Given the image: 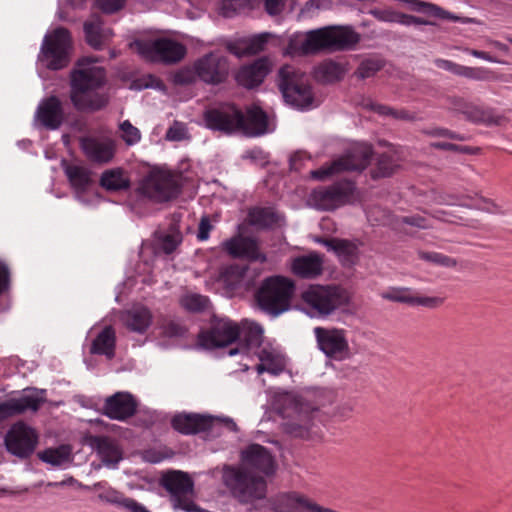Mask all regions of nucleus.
Instances as JSON below:
<instances>
[{
  "mask_svg": "<svg viewBox=\"0 0 512 512\" xmlns=\"http://www.w3.org/2000/svg\"><path fill=\"white\" fill-rule=\"evenodd\" d=\"M275 467L274 458L267 448L251 444L241 452L239 466L223 467V483L233 497L242 503H250L266 496L264 476L273 474Z\"/></svg>",
  "mask_w": 512,
  "mask_h": 512,
  "instance_id": "obj_1",
  "label": "nucleus"
},
{
  "mask_svg": "<svg viewBox=\"0 0 512 512\" xmlns=\"http://www.w3.org/2000/svg\"><path fill=\"white\" fill-rule=\"evenodd\" d=\"M106 83V72L93 59L84 58L70 73V99L79 111L94 112L108 104V96L99 92Z\"/></svg>",
  "mask_w": 512,
  "mask_h": 512,
  "instance_id": "obj_2",
  "label": "nucleus"
},
{
  "mask_svg": "<svg viewBox=\"0 0 512 512\" xmlns=\"http://www.w3.org/2000/svg\"><path fill=\"white\" fill-rule=\"evenodd\" d=\"M360 36L348 26H328L306 33H295L285 49L290 56L316 54L322 50L341 51L352 48Z\"/></svg>",
  "mask_w": 512,
  "mask_h": 512,
  "instance_id": "obj_3",
  "label": "nucleus"
},
{
  "mask_svg": "<svg viewBox=\"0 0 512 512\" xmlns=\"http://www.w3.org/2000/svg\"><path fill=\"white\" fill-rule=\"evenodd\" d=\"M274 407L285 419L286 431L295 437H309L313 426L315 409L294 393L284 392L277 395Z\"/></svg>",
  "mask_w": 512,
  "mask_h": 512,
  "instance_id": "obj_4",
  "label": "nucleus"
},
{
  "mask_svg": "<svg viewBox=\"0 0 512 512\" xmlns=\"http://www.w3.org/2000/svg\"><path fill=\"white\" fill-rule=\"evenodd\" d=\"M303 309L311 317H324L348 303L346 291L336 285H310L301 294Z\"/></svg>",
  "mask_w": 512,
  "mask_h": 512,
  "instance_id": "obj_5",
  "label": "nucleus"
},
{
  "mask_svg": "<svg viewBox=\"0 0 512 512\" xmlns=\"http://www.w3.org/2000/svg\"><path fill=\"white\" fill-rule=\"evenodd\" d=\"M294 283L282 276L269 277L263 281L256 294L259 307L277 316L290 307V301L294 293Z\"/></svg>",
  "mask_w": 512,
  "mask_h": 512,
  "instance_id": "obj_6",
  "label": "nucleus"
},
{
  "mask_svg": "<svg viewBox=\"0 0 512 512\" xmlns=\"http://www.w3.org/2000/svg\"><path fill=\"white\" fill-rule=\"evenodd\" d=\"M131 48L147 61L165 64L179 62L186 54L184 45L166 37L136 40Z\"/></svg>",
  "mask_w": 512,
  "mask_h": 512,
  "instance_id": "obj_7",
  "label": "nucleus"
},
{
  "mask_svg": "<svg viewBox=\"0 0 512 512\" xmlns=\"http://www.w3.org/2000/svg\"><path fill=\"white\" fill-rule=\"evenodd\" d=\"M71 49L70 32L63 27L56 28L45 36L39 61L48 69L60 70L69 64Z\"/></svg>",
  "mask_w": 512,
  "mask_h": 512,
  "instance_id": "obj_8",
  "label": "nucleus"
},
{
  "mask_svg": "<svg viewBox=\"0 0 512 512\" xmlns=\"http://www.w3.org/2000/svg\"><path fill=\"white\" fill-rule=\"evenodd\" d=\"M138 191L155 202L169 201L180 192V176L167 170L154 169L142 180Z\"/></svg>",
  "mask_w": 512,
  "mask_h": 512,
  "instance_id": "obj_9",
  "label": "nucleus"
},
{
  "mask_svg": "<svg viewBox=\"0 0 512 512\" xmlns=\"http://www.w3.org/2000/svg\"><path fill=\"white\" fill-rule=\"evenodd\" d=\"M371 156L372 149L369 145L358 144L330 164L312 170L310 176L313 179L324 181L340 172L363 170L369 164Z\"/></svg>",
  "mask_w": 512,
  "mask_h": 512,
  "instance_id": "obj_10",
  "label": "nucleus"
},
{
  "mask_svg": "<svg viewBox=\"0 0 512 512\" xmlns=\"http://www.w3.org/2000/svg\"><path fill=\"white\" fill-rule=\"evenodd\" d=\"M163 487L169 492L174 509L186 512H200L193 502V481L187 473L172 471L162 479Z\"/></svg>",
  "mask_w": 512,
  "mask_h": 512,
  "instance_id": "obj_11",
  "label": "nucleus"
},
{
  "mask_svg": "<svg viewBox=\"0 0 512 512\" xmlns=\"http://www.w3.org/2000/svg\"><path fill=\"white\" fill-rule=\"evenodd\" d=\"M354 190L350 181H340L329 187L314 189L309 196V204L318 210H333L346 204Z\"/></svg>",
  "mask_w": 512,
  "mask_h": 512,
  "instance_id": "obj_12",
  "label": "nucleus"
},
{
  "mask_svg": "<svg viewBox=\"0 0 512 512\" xmlns=\"http://www.w3.org/2000/svg\"><path fill=\"white\" fill-rule=\"evenodd\" d=\"M223 423L231 431L237 430L236 423L230 418H218L197 413H180L171 420L172 427L181 434L192 435L212 429L216 424Z\"/></svg>",
  "mask_w": 512,
  "mask_h": 512,
  "instance_id": "obj_13",
  "label": "nucleus"
},
{
  "mask_svg": "<svg viewBox=\"0 0 512 512\" xmlns=\"http://www.w3.org/2000/svg\"><path fill=\"white\" fill-rule=\"evenodd\" d=\"M204 121L211 130L231 134L243 127L244 114L234 105L222 104L206 110Z\"/></svg>",
  "mask_w": 512,
  "mask_h": 512,
  "instance_id": "obj_14",
  "label": "nucleus"
},
{
  "mask_svg": "<svg viewBox=\"0 0 512 512\" xmlns=\"http://www.w3.org/2000/svg\"><path fill=\"white\" fill-rule=\"evenodd\" d=\"M318 348L329 358L341 361L349 357L350 348L346 331L339 328L315 327Z\"/></svg>",
  "mask_w": 512,
  "mask_h": 512,
  "instance_id": "obj_15",
  "label": "nucleus"
},
{
  "mask_svg": "<svg viewBox=\"0 0 512 512\" xmlns=\"http://www.w3.org/2000/svg\"><path fill=\"white\" fill-rule=\"evenodd\" d=\"M239 336V325L230 319H214L208 330L198 334V345L213 349L233 343Z\"/></svg>",
  "mask_w": 512,
  "mask_h": 512,
  "instance_id": "obj_16",
  "label": "nucleus"
},
{
  "mask_svg": "<svg viewBox=\"0 0 512 512\" xmlns=\"http://www.w3.org/2000/svg\"><path fill=\"white\" fill-rule=\"evenodd\" d=\"M37 443L38 434L23 422L12 425L5 436L7 450L19 458L29 457L34 452Z\"/></svg>",
  "mask_w": 512,
  "mask_h": 512,
  "instance_id": "obj_17",
  "label": "nucleus"
},
{
  "mask_svg": "<svg viewBox=\"0 0 512 512\" xmlns=\"http://www.w3.org/2000/svg\"><path fill=\"white\" fill-rule=\"evenodd\" d=\"M449 105L452 110L461 113L467 121L474 124L500 125L504 120V117L497 114L495 109L475 105L461 97L450 98Z\"/></svg>",
  "mask_w": 512,
  "mask_h": 512,
  "instance_id": "obj_18",
  "label": "nucleus"
},
{
  "mask_svg": "<svg viewBox=\"0 0 512 512\" xmlns=\"http://www.w3.org/2000/svg\"><path fill=\"white\" fill-rule=\"evenodd\" d=\"M196 71L199 80L216 85L226 79L229 67L226 57L219 53H209L196 61Z\"/></svg>",
  "mask_w": 512,
  "mask_h": 512,
  "instance_id": "obj_19",
  "label": "nucleus"
},
{
  "mask_svg": "<svg viewBox=\"0 0 512 512\" xmlns=\"http://www.w3.org/2000/svg\"><path fill=\"white\" fill-rule=\"evenodd\" d=\"M80 147L86 158L97 164L109 163L115 155V141L108 137H83L80 140Z\"/></svg>",
  "mask_w": 512,
  "mask_h": 512,
  "instance_id": "obj_20",
  "label": "nucleus"
},
{
  "mask_svg": "<svg viewBox=\"0 0 512 512\" xmlns=\"http://www.w3.org/2000/svg\"><path fill=\"white\" fill-rule=\"evenodd\" d=\"M137 406L131 393L116 392L105 399L102 413L112 420L125 421L136 413Z\"/></svg>",
  "mask_w": 512,
  "mask_h": 512,
  "instance_id": "obj_21",
  "label": "nucleus"
},
{
  "mask_svg": "<svg viewBox=\"0 0 512 512\" xmlns=\"http://www.w3.org/2000/svg\"><path fill=\"white\" fill-rule=\"evenodd\" d=\"M222 249L233 258H246L265 262L266 256L259 250L257 241L241 235L227 239L221 243Z\"/></svg>",
  "mask_w": 512,
  "mask_h": 512,
  "instance_id": "obj_22",
  "label": "nucleus"
},
{
  "mask_svg": "<svg viewBox=\"0 0 512 512\" xmlns=\"http://www.w3.org/2000/svg\"><path fill=\"white\" fill-rule=\"evenodd\" d=\"M254 353L259 360V363L255 366L258 374L266 372L278 376L285 371L287 358L279 349L271 345H264Z\"/></svg>",
  "mask_w": 512,
  "mask_h": 512,
  "instance_id": "obj_23",
  "label": "nucleus"
},
{
  "mask_svg": "<svg viewBox=\"0 0 512 512\" xmlns=\"http://www.w3.org/2000/svg\"><path fill=\"white\" fill-rule=\"evenodd\" d=\"M324 259L317 252H310L290 259V271L301 279H315L323 273Z\"/></svg>",
  "mask_w": 512,
  "mask_h": 512,
  "instance_id": "obj_24",
  "label": "nucleus"
},
{
  "mask_svg": "<svg viewBox=\"0 0 512 512\" xmlns=\"http://www.w3.org/2000/svg\"><path fill=\"white\" fill-rule=\"evenodd\" d=\"M35 117L47 129L59 128L65 119L61 100L56 96L43 99L38 105Z\"/></svg>",
  "mask_w": 512,
  "mask_h": 512,
  "instance_id": "obj_25",
  "label": "nucleus"
},
{
  "mask_svg": "<svg viewBox=\"0 0 512 512\" xmlns=\"http://www.w3.org/2000/svg\"><path fill=\"white\" fill-rule=\"evenodd\" d=\"M380 296L388 301L407 304L410 306H424L436 308L443 302L438 297H422L415 295L410 288L407 287H390L381 292Z\"/></svg>",
  "mask_w": 512,
  "mask_h": 512,
  "instance_id": "obj_26",
  "label": "nucleus"
},
{
  "mask_svg": "<svg viewBox=\"0 0 512 512\" xmlns=\"http://www.w3.org/2000/svg\"><path fill=\"white\" fill-rule=\"evenodd\" d=\"M42 403L43 399L38 395H24L20 398L0 401V421L28 410L35 412L41 407Z\"/></svg>",
  "mask_w": 512,
  "mask_h": 512,
  "instance_id": "obj_27",
  "label": "nucleus"
},
{
  "mask_svg": "<svg viewBox=\"0 0 512 512\" xmlns=\"http://www.w3.org/2000/svg\"><path fill=\"white\" fill-rule=\"evenodd\" d=\"M120 319L129 331L143 334L152 324L153 315L146 306L135 305L123 311Z\"/></svg>",
  "mask_w": 512,
  "mask_h": 512,
  "instance_id": "obj_28",
  "label": "nucleus"
},
{
  "mask_svg": "<svg viewBox=\"0 0 512 512\" xmlns=\"http://www.w3.org/2000/svg\"><path fill=\"white\" fill-rule=\"evenodd\" d=\"M89 445L97 452L102 462L109 467H115L122 459V451L118 444L105 436H92Z\"/></svg>",
  "mask_w": 512,
  "mask_h": 512,
  "instance_id": "obj_29",
  "label": "nucleus"
},
{
  "mask_svg": "<svg viewBox=\"0 0 512 512\" xmlns=\"http://www.w3.org/2000/svg\"><path fill=\"white\" fill-rule=\"evenodd\" d=\"M270 64L268 59L260 58L250 65L243 66L237 73V82L246 87L253 88L261 84L268 74Z\"/></svg>",
  "mask_w": 512,
  "mask_h": 512,
  "instance_id": "obj_30",
  "label": "nucleus"
},
{
  "mask_svg": "<svg viewBox=\"0 0 512 512\" xmlns=\"http://www.w3.org/2000/svg\"><path fill=\"white\" fill-rule=\"evenodd\" d=\"M274 38L275 35L272 33L264 32L230 44L228 49L232 54L238 57L255 55L264 51L267 44Z\"/></svg>",
  "mask_w": 512,
  "mask_h": 512,
  "instance_id": "obj_31",
  "label": "nucleus"
},
{
  "mask_svg": "<svg viewBox=\"0 0 512 512\" xmlns=\"http://www.w3.org/2000/svg\"><path fill=\"white\" fill-rule=\"evenodd\" d=\"M308 76L293 65H284L278 71L277 85L283 98L291 97V87H303Z\"/></svg>",
  "mask_w": 512,
  "mask_h": 512,
  "instance_id": "obj_32",
  "label": "nucleus"
},
{
  "mask_svg": "<svg viewBox=\"0 0 512 512\" xmlns=\"http://www.w3.org/2000/svg\"><path fill=\"white\" fill-rule=\"evenodd\" d=\"M328 250L335 252L343 265H353L358 259V246L356 243L344 239H322L318 241Z\"/></svg>",
  "mask_w": 512,
  "mask_h": 512,
  "instance_id": "obj_33",
  "label": "nucleus"
},
{
  "mask_svg": "<svg viewBox=\"0 0 512 512\" xmlns=\"http://www.w3.org/2000/svg\"><path fill=\"white\" fill-rule=\"evenodd\" d=\"M84 32L88 44L95 49H100L113 36L112 29L104 28L99 17H94L85 22Z\"/></svg>",
  "mask_w": 512,
  "mask_h": 512,
  "instance_id": "obj_34",
  "label": "nucleus"
},
{
  "mask_svg": "<svg viewBox=\"0 0 512 512\" xmlns=\"http://www.w3.org/2000/svg\"><path fill=\"white\" fill-rule=\"evenodd\" d=\"M239 325V336L242 342L245 343L247 349L258 350L262 347L263 342V327L254 322L247 319L241 321Z\"/></svg>",
  "mask_w": 512,
  "mask_h": 512,
  "instance_id": "obj_35",
  "label": "nucleus"
},
{
  "mask_svg": "<svg viewBox=\"0 0 512 512\" xmlns=\"http://www.w3.org/2000/svg\"><path fill=\"white\" fill-rule=\"evenodd\" d=\"M239 131L249 135L265 133L267 131V115L257 106L250 107L244 115L243 127L239 128Z\"/></svg>",
  "mask_w": 512,
  "mask_h": 512,
  "instance_id": "obj_36",
  "label": "nucleus"
},
{
  "mask_svg": "<svg viewBox=\"0 0 512 512\" xmlns=\"http://www.w3.org/2000/svg\"><path fill=\"white\" fill-rule=\"evenodd\" d=\"M115 344V330L111 326H106L92 342L90 352L111 359L115 355Z\"/></svg>",
  "mask_w": 512,
  "mask_h": 512,
  "instance_id": "obj_37",
  "label": "nucleus"
},
{
  "mask_svg": "<svg viewBox=\"0 0 512 512\" xmlns=\"http://www.w3.org/2000/svg\"><path fill=\"white\" fill-rule=\"evenodd\" d=\"M64 172L76 192H84L92 184V172L85 166L67 164Z\"/></svg>",
  "mask_w": 512,
  "mask_h": 512,
  "instance_id": "obj_38",
  "label": "nucleus"
},
{
  "mask_svg": "<svg viewBox=\"0 0 512 512\" xmlns=\"http://www.w3.org/2000/svg\"><path fill=\"white\" fill-rule=\"evenodd\" d=\"M100 185L107 191H120L129 188L130 180L123 169L113 168L102 173Z\"/></svg>",
  "mask_w": 512,
  "mask_h": 512,
  "instance_id": "obj_39",
  "label": "nucleus"
},
{
  "mask_svg": "<svg viewBox=\"0 0 512 512\" xmlns=\"http://www.w3.org/2000/svg\"><path fill=\"white\" fill-rule=\"evenodd\" d=\"M285 102L298 109H309L313 107L314 96L309 79L304 81L303 87H291V97L284 98Z\"/></svg>",
  "mask_w": 512,
  "mask_h": 512,
  "instance_id": "obj_40",
  "label": "nucleus"
},
{
  "mask_svg": "<svg viewBox=\"0 0 512 512\" xmlns=\"http://www.w3.org/2000/svg\"><path fill=\"white\" fill-rule=\"evenodd\" d=\"M280 216L272 208L256 207L249 211L248 221L251 225L267 228L277 224Z\"/></svg>",
  "mask_w": 512,
  "mask_h": 512,
  "instance_id": "obj_41",
  "label": "nucleus"
},
{
  "mask_svg": "<svg viewBox=\"0 0 512 512\" xmlns=\"http://www.w3.org/2000/svg\"><path fill=\"white\" fill-rule=\"evenodd\" d=\"M315 78L323 83H332L340 80L344 75L342 66L328 60L320 63L314 71Z\"/></svg>",
  "mask_w": 512,
  "mask_h": 512,
  "instance_id": "obj_42",
  "label": "nucleus"
},
{
  "mask_svg": "<svg viewBox=\"0 0 512 512\" xmlns=\"http://www.w3.org/2000/svg\"><path fill=\"white\" fill-rule=\"evenodd\" d=\"M71 449L69 446L61 445L56 448H48L38 454V457L48 464L60 466L70 459Z\"/></svg>",
  "mask_w": 512,
  "mask_h": 512,
  "instance_id": "obj_43",
  "label": "nucleus"
},
{
  "mask_svg": "<svg viewBox=\"0 0 512 512\" xmlns=\"http://www.w3.org/2000/svg\"><path fill=\"white\" fill-rule=\"evenodd\" d=\"M180 305L190 312H203L210 306L208 297L197 293H187L180 299Z\"/></svg>",
  "mask_w": 512,
  "mask_h": 512,
  "instance_id": "obj_44",
  "label": "nucleus"
},
{
  "mask_svg": "<svg viewBox=\"0 0 512 512\" xmlns=\"http://www.w3.org/2000/svg\"><path fill=\"white\" fill-rule=\"evenodd\" d=\"M161 335L168 338H181L187 333L186 326L179 320L164 319L159 326Z\"/></svg>",
  "mask_w": 512,
  "mask_h": 512,
  "instance_id": "obj_45",
  "label": "nucleus"
},
{
  "mask_svg": "<svg viewBox=\"0 0 512 512\" xmlns=\"http://www.w3.org/2000/svg\"><path fill=\"white\" fill-rule=\"evenodd\" d=\"M371 109L383 116H391L394 119L404 120V121H414L416 120V115L411 113L405 109H394L392 107L371 103Z\"/></svg>",
  "mask_w": 512,
  "mask_h": 512,
  "instance_id": "obj_46",
  "label": "nucleus"
},
{
  "mask_svg": "<svg viewBox=\"0 0 512 512\" xmlns=\"http://www.w3.org/2000/svg\"><path fill=\"white\" fill-rule=\"evenodd\" d=\"M397 168L393 157L389 154H382L377 161V167L372 172L373 178L388 177L392 175Z\"/></svg>",
  "mask_w": 512,
  "mask_h": 512,
  "instance_id": "obj_47",
  "label": "nucleus"
},
{
  "mask_svg": "<svg viewBox=\"0 0 512 512\" xmlns=\"http://www.w3.org/2000/svg\"><path fill=\"white\" fill-rule=\"evenodd\" d=\"M120 137L128 145L132 146L141 140L140 130L133 126L129 120L123 121L119 125Z\"/></svg>",
  "mask_w": 512,
  "mask_h": 512,
  "instance_id": "obj_48",
  "label": "nucleus"
},
{
  "mask_svg": "<svg viewBox=\"0 0 512 512\" xmlns=\"http://www.w3.org/2000/svg\"><path fill=\"white\" fill-rule=\"evenodd\" d=\"M383 67V62L379 59H366L362 61L357 68L358 77L365 79L374 76Z\"/></svg>",
  "mask_w": 512,
  "mask_h": 512,
  "instance_id": "obj_49",
  "label": "nucleus"
},
{
  "mask_svg": "<svg viewBox=\"0 0 512 512\" xmlns=\"http://www.w3.org/2000/svg\"><path fill=\"white\" fill-rule=\"evenodd\" d=\"M490 74L491 71L486 68L468 67L464 65H461L459 72V76L478 81H485L490 79Z\"/></svg>",
  "mask_w": 512,
  "mask_h": 512,
  "instance_id": "obj_50",
  "label": "nucleus"
},
{
  "mask_svg": "<svg viewBox=\"0 0 512 512\" xmlns=\"http://www.w3.org/2000/svg\"><path fill=\"white\" fill-rule=\"evenodd\" d=\"M165 138L169 141H182L189 138L185 123L174 121L168 128Z\"/></svg>",
  "mask_w": 512,
  "mask_h": 512,
  "instance_id": "obj_51",
  "label": "nucleus"
},
{
  "mask_svg": "<svg viewBox=\"0 0 512 512\" xmlns=\"http://www.w3.org/2000/svg\"><path fill=\"white\" fill-rule=\"evenodd\" d=\"M180 243L181 237L179 234H166L159 238L158 248L165 254H170Z\"/></svg>",
  "mask_w": 512,
  "mask_h": 512,
  "instance_id": "obj_52",
  "label": "nucleus"
},
{
  "mask_svg": "<svg viewBox=\"0 0 512 512\" xmlns=\"http://www.w3.org/2000/svg\"><path fill=\"white\" fill-rule=\"evenodd\" d=\"M197 79L199 78L196 71V62L192 67L179 70L174 77L175 82L181 85L194 83Z\"/></svg>",
  "mask_w": 512,
  "mask_h": 512,
  "instance_id": "obj_53",
  "label": "nucleus"
},
{
  "mask_svg": "<svg viewBox=\"0 0 512 512\" xmlns=\"http://www.w3.org/2000/svg\"><path fill=\"white\" fill-rule=\"evenodd\" d=\"M468 208L477 209L492 214L502 213L499 205L483 197H480L474 203H469Z\"/></svg>",
  "mask_w": 512,
  "mask_h": 512,
  "instance_id": "obj_54",
  "label": "nucleus"
},
{
  "mask_svg": "<svg viewBox=\"0 0 512 512\" xmlns=\"http://www.w3.org/2000/svg\"><path fill=\"white\" fill-rule=\"evenodd\" d=\"M126 0H97L98 7L107 14L115 13L121 10Z\"/></svg>",
  "mask_w": 512,
  "mask_h": 512,
  "instance_id": "obj_55",
  "label": "nucleus"
},
{
  "mask_svg": "<svg viewBox=\"0 0 512 512\" xmlns=\"http://www.w3.org/2000/svg\"><path fill=\"white\" fill-rule=\"evenodd\" d=\"M424 133L429 136H432V137H445V138L458 140V141L465 140L464 136L457 134L453 131H450L448 129H445V128H433L430 130H425Z\"/></svg>",
  "mask_w": 512,
  "mask_h": 512,
  "instance_id": "obj_56",
  "label": "nucleus"
},
{
  "mask_svg": "<svg viewBox=\"0 0 512 512\" xmlns=\"http://www.w3.org/2000/svg\"><path fill=\"white\" fill-rule=\"evenodd\" d=\"M469 199L468 196H457L454 194H445L439 197L438 202L443 205H458L462 207L468 208L469 203L466 200Z\"/></svg>",
  "mask_w": 512,
  "mask_h": 512,
  "instance_id": "obj_57",
  "label": "nucleus"
},
{
  "mask_svg": "<svg viewBox=\"0 0 512 512\" xmlns=\"http://www.w3.org/2000/svg\"><path fill=\"white\" fill-rule=\"evenodd\" d=\"M397 13L392 9H373L371 10V15H373L377 20L388 23H396L397 21Z\"/></svg>",
  "mask_w": 512,
  "mask_h": 512,
  "instance_id": "obj_58",
  "label": "nucleus"
},
{
  "mask_svg": "<svg viewBox=\"0 0 512 512\" xmlns=\"http://www.w3.org/2000/svg\"><path fill=\"white\" fill-rule=\"evenodd\" d=\"M213 226L207 216H204L201 218L199 226H198V232H197V239L199 241H205L209 238V233L212 230Z\"/></svg>",
  "mask_w": 512,
  "mask_h": 512,
  "instance_id": "obj_59",
  "label": "nucleus"
},
{
  "mask_svg": "<svg viewBox=\"0 0 512 512\" xmlns=\"http://www.w3.org/2000/svg\"><path fill=\"white\" fill-rule=\"evenodd\" d=\"M287 0H264L265 9L270 15L280 14L286 4Z\"/></svg>",
  "mask_w": 512,
  "mask_h": 512,
  "instance_id": "obj_60",
  "label": "nucleus"
},
{
  "mask_svg": "<svg viewBox=\"0 0 512 512\" xmlns=\"http://www.w3.org/2000/svg\"><path fill=\"white\" fill-rule=\"evenodd\" d=\"M436 67L446 70L454 75L459 76L461 65L446 59H436L434 61Z\"/></svg>",
  "mask_w": 512,
  "mask_h": 512,
  "instance_id": "obj_61",
  "label": "nucleus"
},
{
  "mask_svg": "<svg viewBox=\"0 0 512 512\" xmlns=\"http://www.w3.org/2000/svg\"><path fill=\"white\" fill-rule=\"evenodd\" d=\"M399 222L401 224H408L417 228L425 229L428 227L427 221L425 218L419 215H413V216H405L402 217Z\"/></svg>",
  "mask_w": 512,
  "mask_h": 512,
  "instance_id": "obj_62",
  "label": "nucleus"
},
{
  "mask_svg": "<svg viewBox=\"0 0 512 512\" xmlns=\"http://www.w3.org/2000/svg\"><path fill=\"white\" fill-rule=\"evenodd\" d=\"M10 271L8 266L0 261V295L9 288Z\"/></svg>",
  "mask_w": 512,
  "mask_h": 512,
  "instance_id": "obj_63",
  "label": "nucleus"
},
{
  "mask_svg": "<svg viewBox=\"0 0 512 512\" xmlns=\"http://www.w3.org/2000/svg\"><path fill=\"white\" fill-rule=\"evenodd\" d=\"M427 259L443 266H450L455 264V262L451 258L439 253L429 254L427 256Z\"/></svg>",
  "mask_w": 512,
  "mask_h": 512,
  "instance_id": "obj_64",
  "label": "nucleus"
}]
</instances>
